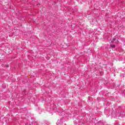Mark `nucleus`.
Masks as SVG:
<instances>
[{"label": "nucleus", "instance_id": "obj_3", "mask_svg": "<svg viewBox=\"0 0 125 125\" xmlns=\"http://www.w3.org/2000/svg\"><path fill=\"white\" fill-rule=\"evenodd\" d=\"M117 42H119V41H118V40H117Z\"/></svg>", "mask_w": 125, "mask_h": 125}, {"label": "nucleus", "instance_id": "obj_2", "mask_svg": "<svg viewBox=\"0 0 125 125\" xmlns=\"http://www.w3.org/2000/svg\"><path fill=\"white\" fill-rule=\"evenodd\" d=\"M115 41H116V38H114L113 39V41H112L111 42H115Z\"/></svg>", "mask_w": 125, "mask_h": 125}, {"label": "nucleus", "instance_id": "obj_1", "mask_svg": "<svg viewBox=\"0 0 125 125\" xmlns=\"http://www.w3.org/2000/svg\"><path fill=\"white\" fill-rule=\"evenodd\" d=\"M111 48H115L116 47V45H111Z\"/></svg>", "mask_w": 125, "mask_h": 125}]
</instances>
